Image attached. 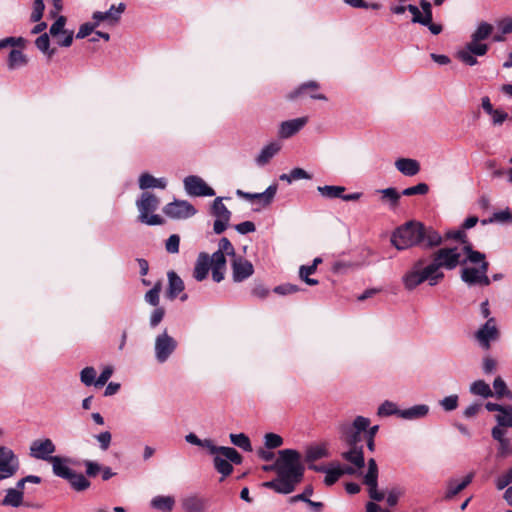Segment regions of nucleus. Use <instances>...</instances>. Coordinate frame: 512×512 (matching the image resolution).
I'll return each instance as SVG.
<instances>
[{"instance_id":"29","label":"nucleus","mask_w":512,"mask_h":512,"mask_svg":"<svg viewBox=\"0 0 512 512\" xmlns=\"http://www.w3.org/2000/svg\"><path fill=\"white\" fill-rule=\"evenodd\" d=\"M429 413V406L426 404L414 405L407 409H402L401 418L405 420L420 419L427 416Z\"/></svg>"},{"instance_id":"27","label":"nucleus","mask_w":512,"mask_h":512,"mask_svg":"<svg viewBox=\"0 0 512 512\" xmlns=\"http://www.w3.org/2000/svg\"><path fill=\"white\" fill-rule=\"evenodd\" d=\"M341 457L358 469L365 466L363 447H349V450L343 452Z\"/></svg>"},{"instance_id":"47","label":"nucleus","mask_w":512,"mask_h":512,"mask_svg":"<svg viewBox=\"0 0 512 512\" xmlns=\"http://www.w3.org/2000/svg\"><path fill=\"white\" fill-rule=\"evenodd\" d=\"M80 380L85 386L95 385L96 370L93 367H85L80 372Z\"/></svg>"},{"instance_id":"36","label":"nucleus","mask_w":512,"mask_h":512,"mask_svg":"<svg viewBox=\"0 0 512 512\" xmlns=\"http://www.w3.org/2000/svg\"><path fill=\"white\" fill-rule=\"evenodd\" d=\"M71 487L78 492L85 491L91 485L90 481L81 473L73 472L67 480Z\"/></svg>"},{"instance_id":"61","label":"nucleus","mask_w":512,"mask_h":512,"mask_svg":"<svg viewBox=\"0 0 512 512\" xmlns=\"http://www.w3.org/2000/svg\"><path fill=\"white\" fill-rule=\"evenodd\" d=\"M299 291V287L294 284H282L274 288V292L279 295H288Z\"/></svg>"},{"instance_id":"49","label":"nucleus","mask_w":512,"mask_h":512,"mask_svg":"<svg viewBox=\"0 0 512 512\" xmlns=\"http://www.w3.org/2000/svg\"><path fill=\"white\" fill-rule=\"evenodd\" d=\"M512 484V467L506 472L498 476L495 480V485L498 490L508 488Z\"/></svg>"},{"instance_id":"39","label":"nucleus","mask_w":512,"mask_h":512,"mask_svg":"<svg viewBox=\"0 0 512 512\" xmlns=\"http://www.w3.org/2000/svg\"><path fill=\"white\" fill-rule=\"evenodd\" d=\"M401 411L402 409H399L397 405L389 400H385L377 410V415L379 417H389L392 415H396L401 418Z\"/></svg>"},{"instance_id":"44","label":"nucleus","mask_w":512,"mask_h":512,"mask_svg":"<svg viewBox=\"0 0 512 512\" xmlns=\"http://www.w3.org/2000/svg\"><path fill=\"white\" fill-rule=\"evenodd\" d=\"M125 8L126 6L124 3H119L118 6L112 5L109 10L104 12L106 21L111 25L118 23Z\"/></svg>"},{"instance_id":"48","label":"nucleus","mask_w":512,"mask_h":512,"mask_svg":"<svg viewBox=\"0 0 512 512\" xmlns=\"http://www.w3.org/2000/svg\"><path fill=\"white\" fill-rule=\"evenodd\" d=\"M218 246H219L218 250L216 252H214L213 254L220 253L221 255H224V256H225V254H227L228 256H233V258L237 257L235 255V249L228 238H226V237L221 238L219 240Z\"/></svg>"},{"instance_id":"53","label":"nucleus","mask_w":512,"mask_h":512,"mask_svg":"<svg viewBox=\"0 0 512 512\" xmlns=\"http://www.w3.org/2000/svg\"><path fill=\"white\" fill-rule=\"evenodd\" d=\"M429 191V187L426 183H419L415 186L405 188L402 191V195L404 196H413V195H425Z\"/></svg>"},{"instance_id":"25","label":"nucleus","mask_w":512,"mask_h":512,"mask_svg":"<svg viewBox=\"0 0 512 512\" xmlns=\"http://www.w3.org/2000/svg\"><path fill=\"white\" fill-rule=\"evenodd\" d=\"M212 278L215 282L219 283L224 279V272L226 268V258L224 255L212 254L211 266Z\"/></svg>"},{"instance_id":"46","label":"nucleus","mask_w":512,"mask_h":512,"mask_svg":"<svg viewBox=\"0 0 512 512\" xmlns=\"http://www.w3.org/2000/svg\"><path fill=\"white\" fill-rule=\"evenodd\" d=\"M161 289H162L161 282L160 281L156 282L154 284L153 288H151L149 291L146 292L145 297H144L145 301L154 307H158L159 301H160L159 295H160Z\"/></svg>"},{"instance_id":"55","label":"nucleus","mask_w":512,"mask_h":512,"mask_svg":"<svg viewBox=\"0 0 512 512\" xmlns=\"http://www.w3.org/2000/svg\"><path fill=\"white\" fill-rule=\"evenodd\" d=\"M496 420L499 426L512 428V406H506L505 411L496 416Z\"/></svg>"},{"instance_id":"13","label":"nucleus","mask_w":512,"mask_h":512,"mask_svg":"<svg viewBox=\"0 0 512 512\" xmlns=\"http://www.w3.org/2000/svg\"><path fill=\"white\" fill-rule=\"evenodd\" d=\"M185 191L194 197L214 196L215 191L199 176L190 175L183 180Z\"/></svg>"},{"instance_id":"17","label":"nucleus","mask_w":512,"mask_h":512,"mask_svg":"<svg viewBox=\"0 0 512 512\" xmlns=\"http://www.w3.org/2000/svg\"><path fill=\"white\" fill-rule=\"evenodd\" d=\"M231 266L234 282H242L254 273L252 263L241 256L234 257Z\"/></svg>"},{"instance_id":"22","label":"nucleus","mask_w":512,"mask_h":512,"mask_svg":"<svg viewBox=\"0 0 512 512\" xmlns=\"http://www.w3.org/2000/svg\"><path fill=\"white\" fill-rule=\"evenodd\" d=\"M210 266H211V257L207 253L201 252L197 257V260L195 262V266L193 269L194 279L199 282L206 279L208 276L209 270H210Z\"/></svg>"},{"instance_id":"7","label":"nucleus","mask_w":512,"mask_h":512,"mask_svg":"<svg viewBox=\"0 0 512 512\" xmlns=\"http://www.w3.org/2000/svg\"><path fill=\"white\" fill-rule=\"evenodd\" d=\"M461 254L457 247L440 248L432 254V262L429 265L434 275H441V280L444 278V273L441 269L453 270L459 264L466 263V260H460Z\"/></svg>"},{"instance_id":"4","label":"nucleus","mask_w":512,"mask_h":512,"mask_svg":"<svg viewBox=\"0 0 512 512\" xmlns=\"http://www.w3.org/2000/svg\"><path fill=\"white\" fill-rule=\"evenodd\" d=\"M464 253L467 255L466 262L479 264V267H465L461 271V279L469 286L480 285L488 286L491 279L487 276L489 263L486 261L484 253L474 250L470 244L463 247Z\"/></svg>"},{"instance_id":"9","label":"nucleus","mask_w":512,"mask_h":512,"mask_svg":"<svg viewBox=\"0 0 512 512\" xmlns=\"http://www.w3.org/2000/svg\"><path fill=\"white\" fill-rule=\"evenodd\" d=\"M177 347V340L169 335L167 329H164L156 336L154 342V355L157 363L163 364L167 362L177 350Z\"/></svg>"},{"instance_id":"58","label":"nucleus","mask_w":512,"mask_h":512,"mask_svg":"<svg viewBox=\"0 0 512 512\" xmlns=\"http://www.w3.org/2000/svg\"><path fill=\"white\" fill-rule=\"evenodd\" d=\"M407 10L412 14V22L421 25L428 24L430 21L425 20V15L420 12L419 8L415 5L409 4Z\"/></svg>"},{"instance_id":"59","label":"nucleus","mask_w":512,"mask_h":512,"mask_svg":"<svg viewBox=\"0 0 512 512\" xmlns=\"http://www.w3.org/2000/svg\"><path fill=\"white\" fill-rule=\"evenodd\" d=\"M180 237L177 234H172L165 243V248L168 253L175 254L179 252Z\"/></svg>"},{"instance_id":"31","label":"nucleus","mask_w":512,"mask_h":512,"mask_svg":"<svg viewBox=\"0 0 512 512\" xmlns=\"http://www.w3.org/2000/svg\"><path fill=\"white\" fill-rule=\"evenodd\" d=\"M24 493L20 490H14L13 488H9L6 490V495L2 499L1 504L3 506L10 507H19L23 503Z\"/></svg>"},{"instance_id":"8","label":"nucleus","mask_w":512,"mask_h":512,"mask_svg":"<svg viewBox=\"0 0 512 512\" xmlns=\"http://www.w3.org/2000/svg\"><path fill=\"white\" fill-rule=\"evenodd\" d=\"M136 206L139 211L138 220L141 223L154 226L161 225L163 223V219L161 216L157 214H151L155 210H157L159 206V199L150 192H143L141 197L136 202Z\"/></svg>"},{"instance_id":"1","label":"nucleus","mask_w":512,"mask_h":512,"mask_svg":"<svg viewBox=\"0 0 512 512\" xmlns=\"http://www.w3.org/2000/svg\"><path fill=\"white\" fill-rule=\"evenodd\" d=\"M278 459L271 465L263 466L264 471H274L277 477L262 483V486L279 494H290L302 482L305 468L301 463V454L294 449L278 452Z\"/></svg>"},{"instance_id":"45","label":"nucleus","mask_w":512,"mask_h":512,"mask_svg":"<svg viewBox=\"0 0 512 512\" xmlns=\"http://www.w3.org/2000/svg\"><path fill=\"white\" fill-rule=\"evenodd\" d=\"M493 388L495 391V396L498 399L501 398H508L509 400L512 399V392L507 388V385L505 381L501 377H496L493 382Z\"/></svg>"},{"instance_id":"21","label":"nucleus","mask_w":512,"mask_h":512,"mask_svg":"<svg viewBox=\"0 0 512 512\" xmlns=\"http://www.w3.org/2000/svg\"><path fill=\"white\" fill-rule=\"evenodd\" d=\"M182 508L185 512H207L208 500L197 495H189L182 499Z\"/></svg>"},{"instance_id":"34","label":"nucleus","mask_w":512,"mask_h":512,"mask_svg":"<svg viewBox=\"0 0 512 512\" xmlns=\"http://www.w3.org/2000/svg\"><path fill=\"white\" fill-rule=\"evenodd\" d=\"M175 499L172 496H156L151 500V506L162 512H169L173 509Z\"/></svg>"},{"instance_id":"15","label":"nucleus","mask_w":512,"mask_h":512,"mask_svg":"<svg viewBox=\"0 0 512 512\" xmlns=\"http://www.w3.org/2000/svg\"><path fill=\"white\" fill-rule=\"evenodd\" d=\"M56 451V446L49 438L34 440L30 445V456L47 462L55 458L52 454Z\"/></svg>"},{"instance_id":"6","label":"nucleus","mask_w":512,"mask_h":512,"mask_svg":"<svg viewBox=\"0 0 512 512\" xmlns=\"http://www.w3.org/2000/svg\"><path fill=\"white\" fill-rule=\"evenodd\" d=\"M215 449L216 450L210 451L209 453L214 455V468L222 475L223 479L232 474V464L240 465L243 462V457L232 447L215 445Z\"/></svg>"},{"instance_id":"64","label":"nucleus","mask_w":512,"mask_h":512,"mask_svg":"<svg viewBox=\"0 0 512 512\" xmlns=\"http://www.w3.org/2000/svg\"><path fill=\"white\" fill-rule=\"evenodd\" d=\"M235 230L239 234L244 235V234L254 232L256 230V226L252 221H244V222H241V223L235 225Z\"/></svg>"},{"instance_id":"40","label":"nucleus","mask_w":512,"mask_h":512,"mask_svg":"<svg viewBox=\"0 0 512 512\" xmlns=\"http://www.w3.org/2000/svg\"><path fill=\"white\" fill-rule=\"evenodd\" d=\"M329 456L327 448L325 445H314L310 446L306 451V460L308 462H313L322 458H326Z\"/></svg>"},{"instance_id":"26","label":"nucleus","mask_w":512,"mask_h":512,"mask_svg":"<svg viewBox=\"0 0 512 512\" xmlns=\"http://www.w3.org/2000/svg\"><path fill=\"white\" fill-rule=\"evenodd\" d=\"M167 277L168 289L166 294L169 299L173 300L184 290V282L174 271H169Z\"/></svg>"},{"instance_id":"60","label":"nucleus","mask_w":512,"mask_h":512,"mask_svg":"<svg viewBox=\"0 0 512 512\" xmlns=\"http://www.w3.org/2000/svg\"><path fill=\"white\" fill-rule=\"evenodd\" d=\"M165 315V309L163 307H156L150 315V326L151 328L157 327L163 320Z\"/></svg>"},{"instance_id":"10","label":"nucleus","mask_w":512,"mask_h":512,"mask_svg":"<svg viewBox=\"0 0 512 512\" xmlns=\"http://www.w3.org/2000/svg\"><path fill=\"white\" fill-rule=\"evenodd\" d=\"M370 425L369 418L357 416L351 426L342 428L343 440L348 447H363L360 445L362 441V432H365Z\"/></svg>"},{"instance_id":"19","label":"nucleus","mask_w":512,"mask_h":512,"mask_svg":"<svg viewBox=\"0 0 512 512\" xmlns=\"http://www.w3.org/2000/svg\"><path fill=\"white\" fill-rule=\"evenodd\" d=\"M474 473L467 474L461 481L457 479H449L446 483V492L444 499L451 500L458 493L464 490L473 480Z\"/></svg>"},{"instance_id":"51","label":"nucleus","mask_w":512,"mask_h":512,"mask_svg":"<svg viewBox=\"0 0 512 512\" xmlns=\"http://www.w3.org/2000/svg\"><path fill=\"white\" fill-rule=\"evenodd\" d=\"M65 24H66V17L65 16H59L56 21L50 26L49 34L56 38L60 34H63L65 30Z\"/></svg>"},{"instance_id":"24","label":"nucleus","mask_w":512,"mask_h":512,"mask_svg":"<svg viewBox=\"0 0 512 512\" xmlns=\"http://www.w3.org/2000/svg\"><path fill=\"white\" fill-rule=\"evenodd\" d=\"M395 167L405 176H415L420 171V164L411 158H399L395 161Z\"/></svg>"},{"instance_id":"57","label":"nucleus","mask_w":512,"mask_h":512,"mask_svg":"<svg viewBox=\"0 0 512 512\" xmlns=\"http://www.w3.org/2000/svg\"><path fill=\"white\" fill-rule=\"evenodd\" d=\"M44 2L43 0H34L33 3V11L31 13V21L32 22H39L43 16L44 12Z\"/></svg>"},{"instance_id":"20","label":"nucleus","mask_w":512,"mask_h":512,"mask_svg":"<svg viewBox=\"0 0 512 512\" xmlns=\"http://www.w3.org/2000/svg\"><path fill=\"white\" fill-rule=\"evenodd\" d=\"M71 459L68 457L55 456L51 458L50 464L52 465L53 474L59 478L68 480L74 470L69 467Z\"/></svg>"},{"instance_id":"38","label":"nucleus","mask_w":512,"mask_h":512,"mask_svg":"<svg viewBox=\"0 0 512 512\" xmlns=\"http://www.w3.org/2000/svg\"><path fill=\"white\" fill-rule=\"evenodd\" d=\"M317 191L321 196L328 199L342 198V193L345 191L344 186H335V185H324L318 186Z\"/></svg>"},{"instance_id":"33","label":"nucleus","mask_w":512,"mask_h":512,"mask_svg":"<svg viewBox=\"0 0 512 512\" xmlns=\"http://www.w3.org/2000/svg\"><path fill=\"white\" fill-rule=\"evenodd\" d=\"M278 185L277 184H271L266 188L264 192L261 193H254L253 194V200H259V202L262 204V206L266 207L269 206L277 193Z\"/></svg>"},{"instance_id":"18","label":"nucleus","mask_w":512,"mask_h":512,"mask_svg":"<svg viewBox=\"0 0 512 512\" xmlns=\"http://www.w3.org/2000/svg\"><path fill=\"white\" fill-rule=\"evenodd\" d=\"M307 117H299L287 121H283L279 127V137L287 139L299 132L307 123Z\"/></svg>"},{"instance_id":"63","label":"nucleus","mask_w":512,"mask_h":512,"mask_svg":"<svg viewBox=\"0 0 512 512\" xmlns=\"http://www.w3.org/2000/svg\"><path fill=\"white\" fill-rule=\"evenodd\" d=\"M113 374V369L110 366H107L103 369L99 377L96 379L95 386L96 387H102L104 386L107 381L110 379V377Z\"/></svg>"},{"instance_id":"32","label":"nucleus","mask_w":512,"mask_h":512,"mask_svg":"<svg viewBox=\"0 0 512 512\" xmlns=\"http://www.w3.org/2000/svg\"><path fill=\"white\" fill-rule=\"evenodd\" d=\"M27 62V57L22 51L17 49L10 51L7 61L9 70H15L17 68L23 67L27 64Z\"/></svg>"},{"instance_id":"14","label":"nucleus","mask_w":512,"mask_h":512,"mask_svg":"<svg viewBox=\"0 0 512 512\" xmlns=\"http://www.w3.org/2000/svg\"><path fill=\"white\" fill-rule=\"evenodd\" d=\"M163 212L172 219H187L194 216L197 210L186 200H175L168 203Z\"/></svg>"},{"instance_id":"2","label":"nucleus","mask_w":512,"mask_h":512,"mask_svg":"<svg viewBox=\"0 0 512 512\" xmlns=\"http://www.w3.org/2000/svg\"><path fill=\"white\" fill-rule=\"evenodd\" d=\"M391 243L398 250L412 246L432 249L443 243V237L431 226H425L418 221H409L393 232Z\"/></svg>"},{"instance_id":"43","label":"nucleus","mask_w":512,"mask_h":512,"mask_svg":"<svg viewBox=\"0 0 512 512\" xmlns=\"http://www.w3.org/2000/svg\"><path fill=\"white\" fill-rule=\"evenodd\" d=\"M185 441L189 444L204 447L208 449V451H213L215 449V444L211 439H200L195 433H189L185 436Z\"/></svg>"},{"instance_id":"42","label":"nucleus","mask_w":512,"mask_h":512,"mask_svg":"<svg viewBox=\"0 0 512 512\" xmlns=\"http://www.w3.org/2000/svg\"><path fill=\"white\" fill-rule=\"evenodd\" d=\"M230 441L233 445L239 447L240 449L251 452L253 450L251 441L249 437L244 433L239 434H230L229 435Z\"/></svg>"},{"instance_id":"37","label":"nucleus","mask_w":512,"mask_h":512,"mask_svg":"<svg viewBox=\"0 0 512 512\" xmlns=\"http://www.w3.org/2000/svg\"><path fill=\"white\" fill-rule=\"evenodd\" d=\"M49 35L48 33L41 34L35 40V45L48 59H51L56 53V48H50Z\"/></svg>"},{"instance_id":"3","label":"nucleus","mask_w":512,"mask_h":512,"mask_svg":"<svg viewBox=\"0 0 512 512\" xmlns=\"http://www.w3.org/2000/svg\"><path fill=\"white\" fill-rule=\"evenodd\" d=\"M493 32V26L487 22H481L471 34V40L456 52V57L467 66L478 64L477 57L484 56L489 50L488 44L482 41L488 39Z\"/></svg>"},{"instance_id":"16","label":"nucleus","mask_w":512,"mask_h":512,"mask_svg":"<svg viewBox=\"0 0 512 512\" xmlns=\"http://www.w3.org/2000/svg\"><path fill=\"white\" fill-rule=\"evenodd\" d=\"M475 337L482 348L489 349L491 342L497 340L499 337L495 319L488 318L485 324L476 332Z\"/></svg>"},{"instance_id":"11","label":"nucleus","mask_w":512,"mask_h":512,"mask_svg":"<svg viewBox=\"0 0 512 512\" xmlns=\"http://www.w3.org/2000/svg\"><path fill=\"white\" fill-rule=\"evenodd\" d=\"M19 468L18 456L10 448L0 446V481L14 476Z\"/></svg>"},{"instance_id":"30","label":"nucleus","mask_w":512,"mask_h":512,"mask_svg":"<svg viewBox=\"0 0 512 512\" xmlns=\"http://www.w3.org/2000/svg\"><path fill=\"white\" fill-rule=\"evenodd\" d=\"M318 88H319V85L315 81H309V82L303 83L297 90H295L293 93L290 94V98L294 99L298 95H301L309 90V91H311L310 97L312 99L326 100L327 98L325 97V95H323L321 93H316V90Z\"/></svg>"},{"instance_id":"12","label":"nucleus","mask_w":512,"mask_h":512,"mask_svg":"<svg viewBox=\"0 0 512 512\" xmlns=\"http://www.w3.org/2000/svg\"><path fill=\"white\" fill-rule=\"evenodd\" d=\"M222 200V197L215 198L211 206V214L216 217L213 224L215 234L223 233L227 229L231 218V212L222 203Z\"/></svg>"},{"instance_id":"23","label":"nucleus","mask_w":512,"mask_h":512,"mask_svg":"<svg viewBox=\"0 0 512 512\" xmlns=\"http://www.w3.org/2000/svg\"><path fill=\"white\" fill-rule=\"evenodd\" d=\"M280 149L281 144L279 142H270L261 149L260 153L255 158V163L260 167L265 166L280 151Z\"/></svg>"},{"instance_id":"54","label":"nucleus","mask_w":512,"mask_h":512,"mask_svg":"<svg viewBox=\"0 0 512 512\" xmlns=\"http://www.w3.org/2000/svg\"><path fill=\"white\" fill-rule=\"evenodd\" d=\"M458 400V396L456 394H453L444 397L442 400H440L439 404L445 411L450 412L458 407Z\"/></svg>"},{"instance_id":"52","label":"nucleus","mask_w":512,"mask_h":512,"mask_svg":"<svg viewBox=\"0 0 512 512\" xmlns=\"http://www.w3.org/2000/svg\"><path fill=\"white\" fill-rule=\"evenodd\" d=\"M378 192L382 194V199L388 200L392 206L397 205V203L400 199V194L393 187L381 189V190H378Z\"/></svg>"},{"instance_id":"56","label":"nucleus","mask_w":512,"mask_h":512,"mask_svg":"<svg viewBox=\"0 0 512 512\" xmlns=\"http://www.w3.org/2000/svg\"><path fill=\"white\" fill-rule=\"evenodd\" d=\"M340 477H341V472H340V470L337 469V466L336 465L331 466V467H329V470L326 471L324 483L327 486H331V485L335 484Z\"/></svg>"},{"instance_id":"28","label":"nucleus","mask_w":512,"mask_h":512,"mask_svg":"<svg viewBox=\"0 0 512 512\" xmlns=\"http://www.w3.org/2000/svg\"><path fill=\"white\" fill-rule=\"evenodd\" d=\"M167 181L165 178H155L149 173H142L139 177V188L147 190L150 188L165 189Z\"/></svg>"},{"instance_id":"50","label":"nucleus","mask_w":512,"mask_h":512,"mask_svg":"<svg viewBox=\"0 0 512 512\" xmlns=\"http://www.w3.org/2000/svg\"><path fill=\"white\" fill-rule=\"evenodd\" d=\"M264 444L267 449H275L283 445V438L275 433H267L264 436Z\"/></svg>"},{"instance_id":"35","label":"nucleus","mask_w":512,"mask_h":512,"mask_svg":"<svg viewBox=\"0 0 512 512\" xmlns=\"http://www.w3.org/2000/svg\"><path fill=\"white\" fill-rule=\"evenodd\" d=\"M481 223L483 225L491 223H512V212L507 207L504 210L494 212L490 218L483 219Z\"/></svg>"},{"instance_id":"62","label":"nucleus","mask_w":512,"mask_h":512,"mask_svg":"<svg viewBox=\"0 0 512 512\" xmlns=\"http://www.w3.org/2000/svg\"><path fill=\"white\" fill-rule=\"evenodd\" d=\"M96 439L100 444V448L106 451L111 444L112 435L109 431H104L96 435Z\"/></svg>"},{"instance_id":"41","label":"nucleus","mask_w":512,"mask_h":512,"mask_svg":"<svg viewBox=\"0 0 512 512\" xmlns=\"http://www.w3.org/2000/svg\"><path fill=\"white\" fill-rule=\"evenodd\" d=\"M470 392L474 395H478L484 398L493 396V392L489 384L483 380L474 381L470 386Z\"/></svg>"},{"instance_id":"5","label":"nucleus","mask_w":512,"mask_h":512,"mask_svg":"<svg viewBox=\"0 0 512 512\" xmlns=\"http://www.w3.org/2000/svg\"><path fill=\"white\" fill-rule=\"evenodd\" d=\"M425 281L435 286L441 281V275H434L429 265L424 266V260H417L412 268L402 276V283L406 290L412 291Z\"/></svg>"}]
</instances>
